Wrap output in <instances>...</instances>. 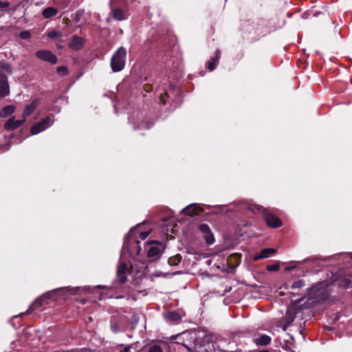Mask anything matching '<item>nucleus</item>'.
<instances>
[{
    "label": "nucleus",
    "mask_w": 352,
    "mask_h": 352,
    "mask_svg": "<svg viewBox=\"0 0 352 352\" xmlns=\"http://www.w3.org/2000/svg\"><path fill=\"white\" fill-rule=\"evenodd\" d=\"M249 352H271V351L269 350H267V349H263V350L254 349V350H251Z\"/></svg>",
    "instance_id": "nucleus-34"
},
{
    "label": "nucleus",
    "mask_w": 352,
    "mask_h": 352,
    "mask_svg": "<svg viewBox=\"0 0 352 352\" xmlns=\"http://www.w3.org/2000/svg\"><path fill=\"white\" fill-rule=\"evenodd\" d=\"M62 35L61 32L56 30H51L47 33V36L52 38H59Z\"/></svg>",
    "instance_id": "nucleus-24"
},
{
    "label": "nucleus",
    "mask_w": 352,
    "mask_h": 352,
    "mask_svg": "<svg viewBox=\"0 0 352 352\" xmlns=\"http://www.w3.org/2000/svg\"><path fill=\"white\" fill-rule=\"evenodd\" d=\"M184 346H186L187 350L189 351L193 352V351H197V344H195V346H194L193 349L190 348V347H188L187 345H184Z\"/></svg>",
    "instance_id": "nucleus-32"
},
{
    "label": "nucleus",
    "mask_w": 352,
    "mask_h": 352,
    "mask_svg": "<svg viewBox=\"0 0 352 352\" xmlns=\"http://www.w3.org/2000/svg\"><path fill=\"white\" fill-rule=\"evenodd\" d=\"M351 258H352V255L351 256Z\"/></svg>",
    "instance_id": "nucleus-41"
},
{
    "label": "nucleus",
    "mask_w": 352,
    "mask_h": 352,
    "mask_svg": "<svg viewBox=\"0 0 352 352\" xmlns=\"http://www.w3.org/2000/svg\"><path fill=\"white\" fill-rule=\"evenodd\" d=\"M58 11L56 8L53 7H48L45 8L42 12V15L45 19H50L56 16Z\"/></svg>",
    "instance_id": "nucleus-17"
},
{
    "label": "nucleus",
    "mask_w": 352,
    "mask_h": 352,
    "mask_svg": "<svg viewBox=\"0 0 352 352\" xmlns=\"http://www.w3.org/2000/svg\"><path fill=\"white\" fill-rule=\"evenodd\" d=\"M148 352H163V350L160 345L153 344L149 346Z\"/></svg>",
    "instance_id": "nucleus-26"
},
{
    "label": "nucleus",
    "mask_w": 352,
    "mask_h": 352,
    "mask_svg": "<svg viewBox=\"0 0 352 352\" xmlns=\"http://www.w3.org/2000/svg\"><path fill=\"white\" fill-rule=\"evenodd\" d=\"M144 89L146 91V92H150L151 90H152V85H150V84H145L144 85Z\"/></svg>",
    "instance_id": "nucleus-31"
},
{
    "label": "nucleus",
    "mask_w": 352,
    "mask_h": 352,
    "mask_svg": "<svg viewBox=\"0 0 352 352\" xmlns=\"http://www.w3.org/2000/svg\"><path fill=\"white\" fill-rule=\"evenodd\" d=\"M16 110L15 106L10 104L4 107L0 111V118H6L12 115Z\"/></svg>",
    "instance_id": "nucleus-16"
},
{
    "label": "nucleus",
    "mask_w": 352,
    "mask_h": 352,
    "mask_svg": "<svg viewBox=\"0 0 352 352\" xmlns=\"http://www.w3.org/2000/svg\"><path fill=\"white\" fill-rule=\"evenodd\" d=\"M254 342L257 345H267L271 342V338L266 335H263L259 338H255Z\"/></svg>",
    "instance_id": "nucleus-19"
},
{
    "label": "nucleus",
    "mask_w": 352,
    "mask_h": 352,
    "mask_svg": "<svg viewBox=\"0 0 352 352\" xmlns=\"http://www.w3.org/2000/svg\"><path fill=\"white\" fill-rule=\"evenodd\" d=\"M40 101L38 99H34L32 102L25 106L23 111V118L26 121L27 118L32 114V113L39 105Z\"/></svg>",
    "instance_id": "nucleus-8"
},
{
    "label": "nucleus",
    "mask_w": 352,
    "mask_h": 352,
    "mask_svg": "<svg viewBox=\"0 0 352 352\" xmlns=\"http://www.w3.org/2000/svg\"><path fill=\"white\" fill-rule=\"evenodd\" d=\"M10 6V3L8 1H2L0 0V8H8Z\"/></svg>",
    "instance_id": "nucleus-30"
},
{
    "label": "nucleus",
    "mask_w": 352,
    "mask_h": 352,
    "mask_svg": "<svg viewBox=\"0 0 352 352\" xmlns=\"http://www.w3.org/2000/svg\"><path fill=\"white\" fill-rule=\"evenodd\" d=\"M53 118V116H48L41 122L33 125L31 128V133L36 135L50 127L54 122Z\"/></svg>",
    "instance_id": "nucleus-4"
},
{
    "label": "nucleus",
    "mask_w": 352,
    "mask_h": 352,
    "mask_svg": "<svg viewBox=\"0 0 352 352\" xmlns=\"http://www.w3.org/2000/svg\"><path fill=\"white\" fill-rule=\"evenodd\" d=\"M111 329L113 332H118V327L116 324H112L111 325Z\"/></svg>",
    "instance_id": "nucleus-35"
},
{
    "label": "nucleus",
    "mask_w": 352,
    "mask_h": 352,
    "mask_svg": "<svg viewBox=\"0 0 352 352\" xmlns=\"http://www.w3.org/2000/svg\"><path fill=\"white\" fill-rule=\"evenodd\" d=\"M11 65L4 61H0V98L10 95V88L8 76L12 74Z\"/></svg>",
    "instance_id": "nucleus-1"
},
{
    "label": "nucleus",
    "mask_w": 352,
    "mask_h": 352,
    "mask_svg": "<svg viewBox=\"0 0 352 352\" xmlns=\"http://www.w3.org/2000/svg\"><path fill=\"white\" fill-rule=\"evenodd\" d=\"M19 37L21 39H28V38H30L31 37V34L28 30L22 31L19 34Z\"/></svg>",
    "instance_id": "nucleus-28"
},
{
    "label": "nucleus",
    "mask_w": 352,
    "mask_h": 352,
    "mask_svg": "<svg viewBox=\"0 0 352 352\" xmlns=\"http://www.w3.org/2000/svg\"><path fill=\"white\" fill-rule=\"evenodd\" d=\"M250 209L253 212L262 213L264 217V220L269 227L272 228H277L282 226L281 220L272 212H271L268 208H265L261 206L256 205L252 206Z\"/></svg>",
    "instance_id": "nucleus-2"
},
{
    "label": "nucleus",
    "mask_w": 352,
    "mask_h": 352,
    "mask_svg": "<svg viewBox=\"0 0 352 352\" xmlns=\"http://www.w3.org/2000/svg\"><path fill=\"white\" fill-rule=\"evenodd\" d=\"M203 352H214L215 351V343L212 341L210 336H205L204 338Z\"/></svg>",
    "instance_id": "nucleus-12"
},
{
    "label": "nucleus",
    "mask_w": 352,
    "mask_h": 352,
    "mask_svg": "<svg viewBox=\"0 0 352 352\" xmlns=\"http://www.w3.org/2000/svg\"><path fill=\"white\" fill-rule=\"evenodd\" d=\"M162 253V248L160 245L151 246L147 252V255L150 258H157Z\"/></svg>",
    "instance_id": "nucleus-15"
},
{
    "label": "nucleus",
    "mask_w": 352,
    "mask_h": 352,
    "mask_svg": "<svg viewBox=\"0 0 352 352\" xmlns=\"http://www.w3.org/2000/svg\"><path fill=\"white\" fill-rule=\"evenodd\" d=\"M49 294H45L39 298H38L32 304V307L35 308H38L41 307L43 305L47 302V299L49 298Z\"/></svg>",
    "instance_id": "nucleus-18"
},
{
    "label": "nucleus",
    "mask_w": 352,
    "mask_h": 352,
    "mask_svg": "<svg viewBox=\"0 0 352 352\" xmlns=\"http://www.w3.org/2000/svg\"><path fill=\"white\" fill-rule=\"evenodd\" d=\"M190 338H192V339L196 338V337H195L196 334L195 333H190Z\"/></svg>",
    "instance_id": "nucleus-38"
},
{
    "label": "nucleus",
    "mask_w": 352,
    "mask_h": 352,
    "mask_svg": "<svg viewBox=\"0 0 352 352\" xmlns=\"http://www.w3.org/2000/svg\"><path fill=\"white\" fill-rule=\"evenodd\" d=\"M69 352H75L74 351H70Z\"/></svg>",
    "instance_id": "nucleus-40"
},
{
    "label": "nucleus",
    "mask_w": 352,
    "mask_h": 352,
    "mask_svg": "<svg viewBox=\"0 0 352 352\" xmlns=\"http://www.w3.org/2000/svg\"><path fill=\"white\" fill-rule=\"evenodd\" d=\"M113 18L117 21H122L126 19L125 14L122 10L119 8L113 9L111 11Z\"/></svg>",
    "instance_id": "nucleus-20"
},
{
    "label": "nucleus",
    "mask_w": 352,
    "mask_h": 352,
    "mask_svg": "<svg viewBox=\"0 0 352 352\" xmlns=\"http://www.w3.org/2000/svg\"><path fill=\"white\" fill-rule=\"evenodd\" d=\"M126 50L121 47L113 55L111 60V67L113 72H118L123 69L125 65Z\"/></svg>",
    "instance_id": "nucleus-3"
},
{
    "label": "nucleus",
    "mask_w": 352,
    "mask_h": 352,
    "mask_svg": "<svg viewBox=\"0 0 352 352\" xmlns=\"http://www.w3.org/2000/svg\"><path fill=\"white\" fill-rule=\"evenodd\" d=\"M182 256L180 254H176L174 256H171L168 258V263L170 265H177L181 262Z\"/></svg>",
    "instance_id": "nucleus-23"
},
{
    "label": "nucleus",
    "mask_w": 352,
    "mask_h": 352,
    "mask_svg": "<svg viewBox=\"0 0 352 352\" xmlns=\"http://www.w3.org/2000/svg\"><path fill=\"white\" fill-rule=\"evenodd\" d=\"M199 230L204 234V239L207 243L212 244L214 242V236L207 224H201L199 226Z\"/></svg>",
    "instance_id": "nucleus-9"
},
{
    "label": "nucleus",
    "mask_w": 352,
    "mask_h": 352,
    "mask_svg": "<svg viewBox=\"0 0 352 352\" xmlns=\"http://www.w3.org/2000/svg\"><path fill=\"white\" fill-rule=\"evenodd\" d=\"M267 270L268 271H277L279 270V265H268L267 267Z\"/></svg>",
    "instance_id": "nucleus-29"
},
{
    "label": "nucleus",
    "mask_w": 352,
    "mask_h": 352,
    "mask_svg": "<svg viewBox=\"0 0 352 352\" xmlns=\"http://www.w3.org/2000/svg\"><path fill=\"white\" fill-rule=\"evenodd\" d=\"M305 285V282L303 280H298L294 281L292 285V289H297L302 287Z\"/></svg>",
    "instance_id": "nucleus-27"
},
{
    "label": "nucleus",
    "mask_w": 352,
    "mask_h": 352,
    "mask_svg": "<svg viewBox=\"0 0 352 352\" xmlns=\"http://www.w3.org/2000/svg\"><path fill=\"white\" fill-rule=\"evenodd\" d=\"M241 254H232L228 257V262L231 265H238L241 262Z\"/></svg>",
    "instance_id": "nucleus-22"
},
{
    "label": "nucleus",
    "mask_w": 352,
    "mask_h": 352,
    "mask_svg": "<svg viewBox=\"0 0 352 352\" xmlns=\"http://www.w3.org/2000/svg\"><path fill=\"white\" fill-rule=\"evenodd\" d=\"M126 270H127V265L126 263H120L118 270H117V275L118 278L120 283H124L126 280Z\"/></svg>",
    "instance_id": "nucleus-11"
},
{
    "label": "nucleus",
    "mask_w": 352,
    "mask_h": 352,
    "mask_svg": "<svg viewBox=\"0 0 352 352\" xmlns=\"http://www.w3.org/2000/svg\"><path fill=\"white\" fill-rule=\"evenodd\" d=\"M203 209L196 204H190L183 209L182 212L190 217L200 215Z\"/></svg>",
    "instance_id": "nucleus-7"
},
{
    "label": "nucleus",
    "mask_w": 352,
    "mask_h": 352,
    "mask_svg": "<svg viewBox=\"0 0 352 352\" xmlns=\"http://www.w3.org/2000/svg\"><path fill=\"white\" fill-rule=\"evenodd\" d=\"M148 234L146 232H142L140 234V238L142 239H145L148 236Z\"/></svg>",
    "instance_id": "nucleus-36"
},
{
    "label": "nucleus",
    "mask_w": 352,
    "mask_h": 352,
    "mask_svg": "<svg viewBox=\"0 0 352 352\" xmlns=\"http://www.w3.org/2000/svg\"><path fill=\"white\" fill-rule=\"evenodd\" d=\"M350 284H351V282L349 280H344L343 285H342V286H343L344 287H349Z\"/></svg>",
    "instance_id": "nucleus-33"
},
{
    "label": "nucleus",
    "mask_w": 352,
    "mask_h": 352,
    "mask_svg": "<svg viewBox=\"0 0 352 352\" xmlns=\"http://www.w3.org/2000/svg\"><path fill=\"white\" fill-rule=\"evenodd\" d=\"M85 43V40L78 36H73L69 44V47L73 50L77 51L80 50Z\"/></svg>",
    "instance_id": "nucleus-10"
},
{
    "label": "nucleus",
    "mask_w": 352,
    "mask_h": 352,
    "mask_svg": "<svg viewBox=\"0 0 352 352\" xmlns=\"http://www.w3.org/2000/svg\"><path fill=\"white\" fill-rule=\"evenodd\" d=\"M57 72L60 76H66L68 74L67 67L66 66H59L57 67Z\"/></svg>",
    "instance_id": "nucleus-25"
},
{
    "label": "nucleus",
    "mask_w": 352,
    "mask_h": 352,
    "mask_svg": "<svg viewBox=\"0 0 352 352\" xmlns=\"http://www.w3.org/2000/svg\"><path fill=\"white\" fill-rule=\"evenodd\" d=\"M25 122L23 118L16 120L15 117L12 116L4 124V129L7 131H14L23 125Z\"/></svg>",
    "instance_id": "nucleus-6"
},
{
    "label": "nucleus",
    "mask_w": 352,
    "mask_h": 352,
    "mask_svg": "<svg viewBox=\"0 0 352 352\" xmlns=\"http://www.w3.org/2000/svg\"><path fill=\"white\" fill-rule=\"evenodd\" d=\"M220 57H221V51H220V50L217 49L215 51L214 56L211 58V60L208 63L207 67L210 72L213 71L215 69L216 66L219 63Z\"/></svg>",
    "instance_id": "nucleus-14"
},
{
    "label": "nucleus",
    "mask_w": 352,
    "mask_h": 352,
    "mask_svg": "<svg viewBox=\"0 0 352 352\" xmlns=\"http://www.w3.org/2000/svg\"><path fill=\"white\" fill-rule=\"evenodd\" d=\"M160 100L163 102V104H166V102H165V101L164 100V99H163V96H161V97H160Z\"/></svg>",
    "instance_id": "nucleus-39"
},
{
    "label": "nucleus",
    "mask_w": 352,
    "mask_h": 352,
    "mask_svg": "<svg viewBox=\"0 0 352 352\" xmlns=\"http://www.w3.org/2000/svg\"><path fill=\"white\" fill-rule=\"evenodd\" d=\"M276 250L274 248H265L262 250L259 254L254 256L253 260L257 261L262 258H268L271 254L276 253Z\"/></svg>",
    "instance_id": "nucleus-13"
},
{
    "label": "nucleus",
    "mask_w": 352,
    "mask_h": 352,
    "mask_svg": "<svg viewBox=\"0 0 352 352\" xmlns=\"http://www.w3.org/2000/svg\"><path fill=\"white\" fill-rule=\"evenodd\" d=\"M120 352H130V347H124L123 349H121Z\"/></svg>",
    "instance_id": "nucleus-37"
},
{
    "label": "nucleus",
    "mask_w": 352,
    "mask_h": 352,
    "mask_svg": "<svg viewBox=\"0 0 352 352\" xmlns=\"http://www.w3.org/2000/svg\"><path fill=\"white\" fill-rule=\"evenodd\" d=\"M165 318L166 320L170 322H177L182 319L180 314L177 311H170L166 313L165 314Z\"/></svg>",
    "instance_id": "nucleus-21"
},
{
    "label": "nucleus",
    "mask_w": 352,
    "mask_h": 352,
    "mask_svg": "<svg viewBox=\"0 0 352 352\" xmlns=\"http://www.w3.org/2000/svg\"><path fill=\"white\" fill-rule=\"evenodd\" d=\"M36 56L38 58L52 64L57 63V57L50 50H39L36 52Z\"/></svg>",
    "instance_id": "nucleus-5"
}]
</instances>
